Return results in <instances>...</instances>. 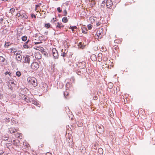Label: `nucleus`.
<instances>
[{"instance_id":"1","label":"nucleus","mask_w":155,"mask_h":155,"mask_svg":"<svg viewBox=\"0 0 155 155\" xmlns=\"http://www.w3.org/2000/svg\"><path fill=\"white\" fill-rule=\"evenodd\" d=\"M27 81L29 84L32 85L34 87L37 85V80L34 77H28L27 78Z\"/></svg>"},{"instance_id":"2","label":"nucleus","mask_w":155,"mask_h":155,"mask_svg":"<svg viewBox=\"0 0 155 155\" xmlns=\"http://www.w3.org/2000/svg\"><path fill=\"white\" fill-rule=\"evenodd\" d=\"M39 68V65L38 63L36 62H33L31 65V69L33 70H37Z\"/></svg>"},{"instance_id":"3","label":"nucleus","mask_w":155,"mask_h":155,"mask_svg":"<svg viewBox=\"0 0 155 155\" xmlns=\"http://www.w3.org/2000/svg\"><path fill=\"white\" fill-rule=\"evenodd\" d=\"M64 27V25L61 22H58L56 24V28L57 31L63 29Z\"/></svg>"},{"instance_id":"4","label":"nucleus","mask_w":155,"mask_h":155,"mask_svg":"<svg viewBox=\"0 0 155 155\" xmlns=\"http://www.w3.org/2000/svg\"><path fill=\"white\" fill-rule=\"evenodd\" d=\"M97 130L98 133L101 134L104 131V128L102 125H98L97 126Z\"/></svg>"},{"instance_id":"5","label":"nucleus","mask_w":155,"mask_h":155,"mask_svg":"<svg viewBox=\"0 0 155 155\" xmlns=\"http://www.w3.org/2000/svg\"><path fill=\"white\" fill-rule=\"evenodd\" d=\"M52 53L53 56L55 59L58 58V51L55 48H53L52 49Z\"/></svg>"},{"instance_id":"6","label":"nucleus","mask_w":155,"mask_h":155,"mask_svg":"<svg viewBox=\"0 0 155 155\" xmlns=\"http://www.w3.org/2000/svg\"><path fill=\"white\" fill-rule=\"evenodd\" d=\"M78 65L81 69H83L86 67V63L84 61H82L79 63Z\"/></svg>"},{"instance_id":"7","label":"nucleus","mask_w":155,"mask_h":155,"mask_svg":"<svg viewBox=\"0 0 155 155\" xmlns=\"http://www.w3.org/2000/svg\"><path fill=\"white\" fill-rule=\"evenodd\" d=\"M23 59H24V61H23L24 63H27L29 64L30 61V56L27 55L26 57H24Z\"/></svg>"},{"instance_id":"8","label":"nucleus","mask_w":155,"mask_h":155,"mask_svg":"<svg viewBox=\"0 0 155 155\" xmlns=\"http://www.w3.org/2000/svg\"><path fill=\"white\" fill-rule=\"evenodd\" d=\"M106 3L107 7L108 8H111L113 5V2L111 0H107Z\"/></svg>"},{"instance_id":"9","label":"nucleus","mask_w":155,"mask_h":155,"mask_svg":"<svg viewBox=\"0 0 155 155\" xmlns=\"http://www.w3.org/2000/svg\"><path fill=\"white\" fill-rule=\"evenodd\" d=\"M113 51L115 53H117L119 51V49L118 47L116 45H115L113 46Z\"/></svg>"},{"instance_id":"10","label":"nucleus","mask_w":155,"mask_h":155,"mask_svg":"<svg viewBox=\"0 0 155 155\" xmlns=\"http://www.w3.org/2000/svg\"><path fill=\"white\" fill-rule=\"evenodd\" d=\"M98 39H101L103 36V31H98L96 33Z\"/></svg>"},{"instance_id":"11","label":"nucleus","mask_w":155,"mask_h":155,"mask_svg":"<svg viewBox=\"0 0 155 155\" xmlns=\"http://www.w3.org/2000/svg\"><path fill=\"white\" fill-rule=\"evenodd\" d=\"M11 50V52L12 53H14L15 54L17 55L18 54H20L21 53V51H18V52L16 51H15V49H14L13 48H11L10 49Z\"/></svg>"},{"instance_id":"12","label":"nucleus","mask_w":155,"mask_h":155,"mask_svg":"<svg viewBox=\"0 0 155 155\" xmlns=\"http://www.w3.org/2000/svg\"><path fill=\"white\" fill-rule=\"evenodd\" d=\"M82 31L83 33L86 34L87 33V30L86 26L85 25H82L81 27Z\"/></svg>"},{"instance_id":"13","label":"nucleus","mask_w":155,"mask_h":155,"mask_svg":"<svg viewBox=\"0 0 155 155\" xmlns=\"http://www.w3.org/2000/svg\"><path fill=\"white\" fill-rule=\"evenodd\" d=\"M22 12L21 13V16L22 18H26L27 19L28 18V16L25 13V11L23 10H22Z\"/></svg>"},{"instance_id":"14","label":"nucleus","mask_w":155,"mask_h":155,"mask_svg":"<svg viewBox=\"0 0 155 155\" xmlns=\"http://www.w3.org/2000/svg\"><path fill=\"white\" fill-rule=\"evenodd\" d=\"M35 57L36 59H39L41 58V55L38 52H36L35 53Z\"/></svg>"},{"instance_id":"15","label":"nucleus","mask_w":155,"mask_h":155,"mask_svg":"<svg viewBox=\"0 0 155 155\" xmlns=\"http://www.w3.org/2000/svg\"><path fill=\"white\" fill-rule=\"evenodd\" d=\"M9 131L11 134H14L17 132V130L14 128L11 127L9 129Z\"/></svg>"},{"instance_id":"16","label":"nucleus","mask_w":155,"mask_h":155,"mask_svg":"<svg viewBox=\"0 0 155 155\" xmlns=\"http://www.w3.org/2000/svg\"><path fill=\"white\" fill-rule=\"evenodd\" d=\"M34 48L37 50L41 51H43L44 50L43 48L41 47H38L37 46H35L34 47Z\"/></svg>"},{"instance_id":"17","label":"nucleus","mask_w":155,"mask_h":155,"mask_svg":"<svg viewBox=\"0 0 155 155\" xmlns=\"http://www.w3.org/2000/svg\"><path fill=\"white\" fill-rule=\"evenodd\" d=\"M15 135L16 137L19 138L21 139H22V134L21 133H18L17 132L15 134Z\"/></svg>"},{"instance_id":"18","label":"nucleus","mask_w":155,"mask_h":155,"mask_svg":"<svg viewBox=\"0 0 155 155\" xmlns=\"http://www.w3.org/2000/svg\"><path fill=\"white\" fill-rule=\"evenodd\" d=\"M42 87H41V88L43 91L45 90V89L47 88L48 86L46 83H43L42 84Z\"/></svg>"},{"instance_id":"19","label":"nucleus","mask_w":155,"mask_h":155,"mask_svg":"<svg viewBox=\"0 0 155 155\" xmlns=\"http://www.w3.org/2000/svg\"><path fill=\"white\" fill-rule=\"evenodd\" d=\"M16 58L17 60L18 61H20L22 59V56L21 55L18 54L16 56Z\"/></svg>"},{"instance_id":"20","label":"nucleus","mask_w":155,"mask_h":155,"mask_svg":"<svg viewBox=\"0 0 155 155\" xmlns=\"http://www.w3.org/2000/svg\"><path fill=\"white\" fill-rule=\"evenodd\" d=\"M86 45H84V43L82 44V42H80L79 43V44L78 45V47L79 48H82V49H83L84 47L86 46Z\"/></svg>"},{"instance_id":"21","label":"nucleus","mask_w":155,"mask_h":155,"mask_svg":"<svg viewBox=\"0 0 155 155\" xmlns=\"http://www.w3.org/2000/svg\"><path fill=\"white\" fill-rule=\"evenodd\" d=\"M44 27L46 28H50L51 27V25L49 23H45V25Z\"/></svg>"},{"instance_id":"22","label":"nucleus","mask_w":155,"mask_h":155,"mask_svg":"<svg viewBox=\"0 0 155 155\" xmlns=\"http://www.w3.org/2000/svg\"><path fill=\"white\" fill-rule=\"evenodd\" d=\"M8 84L9 85H12V86L15 85L14 81L13 80H10L8 81Z\"/></svg>"},{"instance_id":"23","label":"nucleus","mask_w":155,"mask_h":155,"mask_svg":"<svg viewBox=\"0 0 155 155\" xmlns=\"http://www.w3.org/2000/svg\"><path fill=\"white\" fill-rule=\"evenodd\" d=\"M68 21V19L66 17H64L62 19L63 22L65 23L67 22Z\"/></svg>"},{"instance_id":"24","label":"nucleus","mask_w":155,"mask_h":155,"mask_svg":"<svg viewBox=\"0 0 155 155\" xmlns=\"http://www.w3.org/2000/svg\"><path fill=\"white\" fill-rule=\"evenodd\" d=\"M64 95L65 98H67L69 95V93L67 91H65L64 93Z\"/></svg>"},{"instance_id":"25","label":"nucleus","mask_w":155,"mask_h":155,"mask_svg":"<svg viewBox=\"0 0 155 155\" xmlns=\"http://www.w3.org/2000/svg\"><path fill=\"white\" fill-rule=\"evenodd\" d=\"M22 10H21L19 11L17 13L16 16H17L18 17L21 16V13L22 12Z\"/></svg>"},{"instance_id":"26","label":"nucleus","mask_w":155,"mask_h":155,"mask_svg":"<svg viewBox=\"0 0 155 155\" xmlns=\"http://www.w3.org/2000/svg\"><path fill=\"white\" fill-rule=\"evenodd\" d=\"M5 60V58L2 56H0V63L4 62Z\"/></svg>"},{"instance_id":"27","label":"nucleus","mask_w":155,"mask_h":155,"mask_svg":"<svg viewBox=\"0 0 155 155\" xmlns=\"http://www.w3.org/2000/svg\"><path fill=\"white\" fill-rule=\"evenodd\" d=\"M102 54L101 53H99L98 54V57L100 58L98 59L99 61H100L101 60V58L102 57Z\"/></svg>"},{"instance_id":"28","label":"nucleus","mask_w":155,"mask_h":155,"mask_svg":"<svg viewBox=\"0 0 155 155\" xmlns=\"http://www.w3.org/2000/svg\"><path fill=\"white\" fill-rule=\"evenodd\" d=\"M29 41V40H28L26 42V44H25L24 45L23 47H24L25 48H29V46L27 44V43Z\"/></svg>"},{"instance_id":"29","label":"nucleus","mask_w":155,"mask_h":155,"mask_svg":"<svg viewBox=\"0 0 155 155\" xmlns=\"http://www.w3.org/2000/svg\"><path fill=\"white\" fill-rule=\"evenodd\" d=\"M113 86V84L112 83H110L108 85V87L110 89L112 88Z\"/></svg>"},{"instance_id":"30","label":"nucleus","mask_w":155,"mask_h":155,"mask_svg":"<svg viewBox=\"0 0 155 155\" xmlns=\"http://www.w3.org/2000/svg\"><path fill=\"white\" fill-rule=\"evenodd\" d=\"M89 20L90 21L91 23H92L94 21L95 19L93 17H91L89 18Z\"/></svg>"},{"instance_id":"31","label":"nucleus","mask_w":155,"mask_h":155,"mask_svg":"<svg viewBox=\"0 0 155 155\" xmlns=\"http://www.w3.org/2000/svg\"><path fill=\"white\" fill-rule=\"evenodd\" d=\"M27 37L26 36H24L21 37V39L23 41H25L27 40Z\"/></svg>"},{"instance_id":"32","label":"nucleus","mask_w":155,"mask_h":155,"mask_svg":"<svg viewBox=\"0 0 155 155\" xmlns=\"http://www.w3.org/2000/svg\"><path fill=\"white\" fill-rule=\"evenodd\" d=\"M10 12H11V14H12L13 13H14L15 11V9L14 8H12L10 9Z\"/></svg>"},{"instance_id":"33","label":"nucleus","mask_w":155,"mask_h":155,"mask_svg":"<svg viewBox=\"0 0 155 155\" xmlns=\"http://www.w3.org/2000/svg\"><path fill=\"white\" fill-rule=\"evenodd\" d=\"M16 75L17 76L19 77H20L21 75V73L20 72L18 71L16 72Z\"/></svg>"},{"instance_id":"34","label":"nucleus","mask_w":155,"mask_h":155,"mask_svg":"<svg viewBox=\"0 0 155 155\" xmlns=\"http://www.w3.org/2000/svg\"><path fill=\"white\" fill-rule=\"evenodd\" d=\"M10 45V43L9 42H7L5 45V48H8V47Z\"/></svg>"},{"instance_id":"35","label":"nucleus","mask_w":155,"mask_h":155,"mask_svg":"<svg viewBox=\"0 0 155 155\" xmlns=\"http://www.w3.org/2000/svg\"><path fill=\"white\" fill-rule=\"evenodd\" d=\"M3 21V18H0V25L1 26H2Z\"/></svg>"},{"instance_id":"36","label":"nucleus","mask_w":155,"mask_h":155,"mask_svg":"<svg viewBox=\"0 0 155 155\" xmlns=\"http://www.w3.org/2000/svg\"><path fill=\"white\" fill-rule=\"evenodd\" d=\"M57 11L59 13H61L62 12V10L60 7H58L57 8Z\"/></svg>"},{"instance_id":"37","label":"nucleus","mask_w":155,"mask_h":155,"mask_svg":"<svg viewBox=\"0 0 155 155\" xmlns=\"http://www.w3.org/2000/svg\"><path fill=\"white\" fill-rule=\"evenodd\" d=\"M92 28V26L91 24H89L88 25V29L91 30V29Z\"/></svg>"},{"instance_id":"38","label":"nucleus","mask_w":155,"mask_h":155,"mask_svg":"<svg viewBox=\"0 0 155 155\" xmlns=\"http://www.w3.org/2000/svg\"><path fill=\"white\" fill-rule=\"evenodd\" d=\"M40 6V5H35V10L37 12H38V11H37V8L38 7H39Z\"/></svg>"},{"instance_id":"39","label":"nucleus","mask_w":155,"mask_h":155,"mask_svg":"<svg viewBox=\"0 0 155 155\" xmlns=\"http://www.w3.org/2000/svg\"><path fill=\"white\" fill-rule=\"evenodd\" d=\"M5 75H7V74H9V76H11V73H10V72H8V71H6V72L5 73Z\"/></svg>"},{"instance_id":"40","label":"nucleus","mask_w":155,"mask_h":155,"mask_svg":"<svg viewBox=\"0 0 155 155\" xmlns=\"http://www.w3.org/2000/svg\"><path fill=\"white\" fill-rule=\"evenodd\" d=\"M24 97H23L24 100L27 101L28 100V99H27V98L26 96H25V95H24Z\"/></svg>"},{"instance_id":"41","label":"nucleus","mask_w":155,"mask_h":155,"mask_svg":"<svg viewBox=\"0 0 155 155\" xmlns=\"http://www.w3.org/2000/svg\"><path fill=\"white\" fill-rule=\"evenodd\" d=\"M89 70V73H90V74H93L94 72V71L92 70H90L89 69H88Z\"/></svg>"},{"instance_id":"42","label":"nucleus","mask_w":155,"mask_h":155,"mask_svg":"<svg viewBox=\"0 0 155 155\" xmlns=\"http://www.w3.org/2000/svg\"><path fill=\"white\" fill-rule=\"evenodd\" d=\"M64 15H67V11L66 10H64Z\"/></svg>"},{"instance_id":"43","label":"nucleus","mask_w":155,"mask_h":155,"mask_svg":"<svg viewBox=\"0 0 155 155\" xmlns=\"http://www.w3.org/2000/svg\"><path fill=\"white\" fill-rule=\"evenodd\" d=\"M62 55L63 57H64L66 56V53L65 52H64L62 53Z\"/></svg>"},{"instance_id":"44","label":"nucleus","mask_w":155,"mask_h":155,"mask_svg":"<svg viewBox=\"0 0 155 155\" xmlns=\"http://www.w3.org/2000/svg\"><path fill=\"white\" fill-rule=\"evenodd\" d=\"M98 151H100L102 153L103 152V149L102 148H100V149H99L98 150Z\"/></svg>"},{"instance_id":"45","label":"nucleus","mask_w":155,"mask_h":155,"mask_svg":"<svg viewBox=\"0 0 155 155\" xmlns=\"http://www.w3.org/2000/svg\"><path fill=\"white\" fill-rule=\"evenodd\" d=\"M31 17L32 18H33V17H34L35 18H36V16L35 15L33 14H31Z\"/></svg>"},{"instance_id":"46","label":"nucleus","mask_w":155,"mask_h":155,"mask_svg":"<svg viewBox=\"0 0 155 155\" xmlns=\"http://www.w3.org/2000/svg\"><path fill=\"white\" fill-rule=\"evenodd\" d=\"M101 23L100 22H98L96 23V25L97 26H99L101 25Z\"/></svg>"},{"instance_id":"47","label":"nucleus","mask_w":155,"mask_h":155,"mask_svg":"<svg viewBox=\"0 0 155 155\" xmlns=\"http://www.w3.org/2000/svg\"><path fill=\"white\" fill-rule=\"evenodd\" d=\"M70 28H70L71 29L72 31H73L74 29V28H76V26H75V27H70Z\"/></svg>"},{"instance_id":"48","label":"nucleus","mask_w":155,"mask_h":155,"mask_svg":"<svg viewBox=\"0 0 155 155\" xmlns=\"http://www.w3.org/2000/svg\"><path fill=\"white\" fill-rule=\"evenodd\" d=\"M41 43V42H35V44L36 45L38 44H39Z\"/></svg>"},{"instance_id":"49","label":"nucleus","mask_w":155,"mask_h":155,"mask_svg":"<svg viewBox=\"0 0 155 155\" xmlns=\"http://www.w3.org/2000/svg\"><path fill=\"white\" fill-rule=\"evenodd\" d=\"M71 79L72 80V81H73L74 82V80H75V79H74V77H71Z\"/></svg>"},{"instance_id":"50","label":"nucleus","mask_w":155,"mask_h":155,"mask_svg":"<svg viewBox=\"0 0 155 155\" xmlns=\"http://www.w3.org/2000/svg\"><path fill=\"white\" fill-rule=\"evenodd\" d=\"M52 154L49 153L47 152L46 153V155H51Z\"/></svg>"},{"instance_id":"51","label":"nucleus","mask_w":155,"mask_h":155,"mask_svg":"<svg viewBox=\"0 0 155 155\" xmlns=\"http://www.w3.org/2000/svg\"><path fill=\"white\" fill-rule=\"evenodd\" d=\"M53 20H54V21H53V22H55L56 21V18H53Z\"/></svg>"},{"instance_id":"52","label":"nucleus","mask_w":155,"mask_h":155,"mask_svg":"<svg viewBox=\"0 0 155 155\" xmlns=\"http://www.w3.org/2000/svg\"><path fill=\"white\" fill-rule=\"evenodd\" d=\"M2 83V81L1 78H0V84H1Z\"/></svg>"},{"instance_id":"53","label":"nucleus","mask_w":155,"mask_h":155,"mask_svg":"<svg viewBox=\"0 0 155 155\" xmlns=\"http://www.w3.org/2000/svg\"><path fill=\"white\" fill-rule=\"evenodd\" d=\"M92 57H95V55H91V58Z\"/></svg>"},{"instance_id":"54","label":"nucleus","mask_w":155,"mask_h":155,"mask_svg":"<svg viewBox=\"0 0 155 155\" xmlns=\"http://www.w3.org/2000/svg\"><path fill=\"white\" fill-rule=\"evenodd\" d=\"M105 2H105V1H103L102 2V4H105Z\"/></svg>"},{"instance_id":"55","label":"nucleus","mask_w":155,"mask_h":155,"mask_svg":"<svg viewBox=\"0 0 155 155\" xmlns=\"http://www.w3.org/2000/svg\"><path fill=\"white\" fill-rule=\"evenodd\" d=\"M117 40H115L114 42L115 43H117Z\"/></svg>"},{"instance_id":"56","label":"nucleus","mask_w":155,"mask_h":155,"mask_svg":"<svg viewBox=\"0 0 155 155\" xmlns=\"http://www.w3.org/2000/svg\"><path fill=\"white\" fill-rule=\"evenodd\" d=\"M15 142V140H13V142ZM13 143H14V144H15H15H15V143L13 142Z\"/></svg>"}]
</instances>
